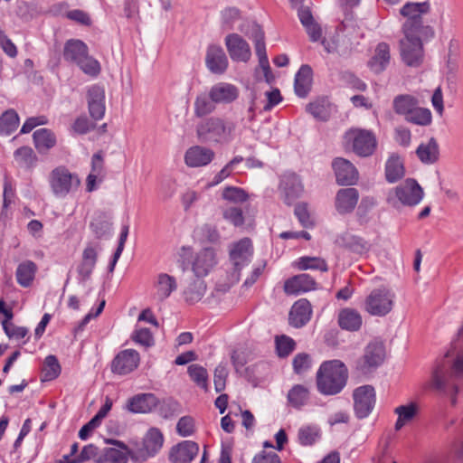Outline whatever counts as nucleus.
I'll return each mask as SVG.
<instances>
[{"label":"nucleus","instance_id":"obj_29","mask_svg":"<svg viewBox=\"0 0 463 463\" xmlns=\"http://www.w3.org/2000/svg\"><path fill=\"white\" fill-rule=\"evenodd\" d=\"M216 264L215 253L213 249L205 248L199 251L193 262V271L197 279L206 276Z\"/></svg>","mask_w":463,"mask_h":463},{"label":"nucleus","instance_id":"obj_59","mask_svg":"<svg viewBox=\"0 0 463 463\" xmlns=\"http://www.w3.org/2000/svg\"><path fill=\"white\" fill-rule=\"evenodd\" d=\"M132 339L146 347H150L154 345V337L148 328L137 329L132 335Z\"/></svg>","mask_w":463,"mask_h":463},{"label":"nucleus","instance_id":"obj_48","mask_svg":"<svg viewBox=\"0 0 463 463\" xmlns=\"http://www.w3.org/2000/svg\"><path fill=\"white\" fill-rule=\"evenodd\" d=\"M61 365L55 355L45 357L43 366V381H52L61 373Z\"/></svg>","mask_w":463,"mask_h":463},{"label":"nucleus","instance_id":"obj_14","mask_svg":"<svg viewBox=\"0 0 463 463\" xmlns=\"http://www.w3.org/2000/svg\"><path fill=\"white\" fill-rule=\"evenodd\" d=\"M164 436L159 429L151 428L143 439L140 448H137L136 458L146 460L150 457H154L163 447Z\"/></svg>","mask_w":463,"mask_h":463},{"label":"nucleus","instance_id":"obj_25","mask_svg":"<svg viewBox=\"0 0 463 463\" xmlns=\"http://www.w3.org/2000/svg\"><path fill=\"white\" fill-rule=\"evenodd\" d=\"M158 404V399L153 393H140L128 401L127 410L133 413H148Z\"/></svg>","mask_w":463,"mask_h":463},{"label":"nucleus","instance_id":"obj_8","mask_svg":"<svg viewBox=\"0 0 463 463\" xmlns=\"http://www.w3.org/2000/svg\"><path fill=\"white\" fill-rule=\"evenodd\" d=\"M385 359V347L381 341L370 342L365 349L363 356L359 358L355 364L356 371L366 375L376 370Z\"/></svg>","mask_w":463,"mask_h":463},{"label":"nucleus","instance_id":"obj_13","mask_svg":"<svg viewBox=\"0 0 463 463\" xmlns=\"http://www.w3.org/2000/svg\"><path fill=\"white\" fill-rule=\"evenodd\" d=\"M252 252V244L249 238H243L232 245L230 250V258L233 264L232 277L235 280L240 279V271L249 264Z\"/></svg>","mask_w":463,"mask_h":463},{"label":"nucleus","instance_id":"obj_58","mask_svg":"<svg viewBox=\"0 0 463 463\" xmlns=\"http://www.w3.org/2000/svg\"><path fill=\"white\" fill-rule=\"evenodd\" d=\"M176 431L182 437H188L194 432V421L190 416H184L179 419L176 424Z\"/></svg>","mask_w":463,"mask_h":463},{"label":"nucleus","instance_id":"obj_37","mask_svg":"<svg viewBox=\"0 0 463 463\" xmlns=\"http://www.w3.org/2000/svg\"><path fill=\"white\" fill-rule=\"evenodd\" d=\"M33 137L34 146L40 153H45L56 145L54 133L47 128L34 131Z\"/></svg>","mask_w":463,"mask_h":463},{"label":"nucleus","instance_id":"obj_32","mask_svg":"<svg viewBox=\"0 0 463 463\" xmlns=\"http://www.w3.org/2000/svg\"><path fill=\"white\" fill-rule=\"evenodd\" d=\"M390 59L389 45L385 43H380L376 46L374 54L369 61L368 65L374 73H381L388 66Z\"/></svg>","mask_w":463,"mask_h":463},{"label":"nucleus","instance_id":"obj_18","mask_svg":"<svg viewBox=\"0 0 463 463\" xmlns=\"http://www.w3.org/2000/svg\"><path fill=\"white\" fill-rule=\"evenodd\" d=\"M336 182L340 185H352L358 180V171L348 160L337 157L333 161Z\"/></svg>","mask_w":463,"mask_h":463},{"label":"nucleus","instance_id":"obj_49","mask_svg":"<svg viewBox=\"0 0 463 463\" xmlns=\"http://www.w3.org/2000/svg\"><path fill=\"white\" fill-rule=\"evenodd\" d=\"M252 38L255 43L256 54L259 57L260 65H266L269 62L264 42V33L257 24L253 27Z\"/></svg>","mask_w":463,"mask_h":463},{"label":"nucleus","instance_id":"obj_52","mask_svg":"<svg viewBox=\"0 0 463 463\" xmlns=\"http://www.w3.org/2000/svg\"><path fill=\"white\" fill-rule=\"evenodd\" d=\"M188 374L191 379L201 388L207 390L208 387V373L205 368L197 364L189 365Z\"/></svg>","mask_w":463,"mask_h":463},{"label":"nucleus","instance_id":"obj_36","mask_svg":"<svg viewBox=\"0 0 463 463\" xmlns=\"http://www.w3.org/2000/svg\"><path fill=\"white\" fill-rule=\"evenodd\" d=\"M416 154L423 164H434L439 159V145L434 137H431L427 144H420Z\"/></svg>","mask_w":463,"mask_h":463},{"label":"nucleus","instance_id":"obj_62","mask_svg":"<svg viewBox=\"0 0 463 463\" xmlns=\"http://www.w3.org/2000/svg\"><path fill=\"white\" fill-rule=\"evenodd\" d=\"M95 127L96 124L89 120L86 116H80L75 119L72 125V129L77 134L84 135L94 129Z\"/></svg>","mask_w":463,"mask_h":463},{"label":"nucleus","instance_id":"obj_60","mask_svg":"<svg viewBox=\"0 0 463 463\" xmlns=\"http://www.w3.org/2000/svg\"><path fill=\"white\" fill-rule=\"evenodd\" d=\"M5 333L10 338L22 339L28 334V329L24 326H16L14 324L2 321Z\"/></svg>","mask_w":463,"mask_h":463},{"label":"nucleus","instance_id":"obj_30","mask_svg":"<svg viewBox=\"0 0 463 463\" xmlns=\"http://www.w3.org/2000/svg\"><path fill=\"white\" fill-rule=\"evenodd\" d=\"M359 199L357 189L353 187L342 188L335 195V208L341 213H348L355 208Z\"/></svg>","mask_w":463,"mask_h":463},{"label":"nucleus","instance_id":"obj_12","mask_svg":"<svg viewBox=\"0 0 463 463\" xmlns=\"http://www.w3.org/2000/svg\"><path fill=\"white\" fill-rule=\"evenodd\" d=\"M354 410L358 419H364L372 412L375 404V391L371 385L356 388L353 393Z\"/></svg>","mask_w":463,"mask_h":463},{"label":"nucleus","instance_id":"obj_10","mask_svg":"<svg viewBox=\"0 0 463 463\" xmlns=\"http://www.w3.org/2000/svg\"><path fill=\"white\" fill-rule=\"evenodd\" d=\"M423 34L404 33V38L400 42L401 56L408 66H419L423 60V46L421 39Z\"/></svg>","mask_w":463,"mask_h":463},{"label":"nucleus","instance_id":"obj_24","mask_svg":"<svg viewBox=\"0 0 463 463\" xmlns=\"http://www.w3.org/2000/svg\"><path fill=\"white\" fill-rule=\"evenodd\" d=\"M336 242L340 247L359 256L368 253L371 248V244L364 238L349 232L339 236Z\"/></svg>","mask_w":463,"mask_h":463},{"label":"nucleus","instance_id":"obj_44","mask_svg":"<svg viewBox=\"0 0 463 463\" xmlns=\"http://www.w3.org/2000/svg\"><path fill=\"white\" fill-rule=\"evenodd\" d=\"M19 126V116L11 109L5 111L0 117V135H10Z\"/></svg>","mask_w":463,"mask_h":463},{"label":"nucleus","instance_id":"obj_21","mask_svg":"<svg viewBox=\"0 0 463 463\" xmlns=\"http://www.w3.org/2000/svg\"><path fill=\"white\" fill-rule=\"evenodd\" d=\"M205 63L211 72L223 74L229 61L223 49L219 45L212 44L207 48Z\"/></svg>","mask_w":463,"mask_h":463},{"label":"nucleus","instance_id":"obj_2","mask_svg":"<svg viewBox=\"0 0 463 463\" xmlns=\"http://www.w3.org/2000/svg\"><path fill=\"white\" fill-rule=\"evenodd\" d=\"M348 372L340 360L324 362L317 373L318 391L325 395L339 393L346 384Z\"/></svg>","mask_w":463,"mask_h":463},{"label":"nucleus","instance_id":"obj_47","mask_svg":"<svg viewBox=\"0 0 463 463\" xmlns=\"http://www.w3.org/2000/svg\"><path fill=\"white\" fill-rule=\"evenodd\" d=\"M431 112L429 109L418 105L405 117V120L419 126H428L431 123Z\"/></svg>","mask_w":463,"mask_h":463},{"label":"nucleus","instance_id":"obj_46","mask_svg":"<svg viewBox=\"0 0 463 463\" xmlns=\"http://www.w3.org/2000/svg\"><path fill=\"white\" fill-rule=\"evenodd\" d=\"M309 399V392L301 384L293 386L288 393V401L291 406L299 409L307 404Z\"/></svg>","mask_w":463,"mask_h":463},{"label":"nucleus","instance_id":"obj_23","mask_svg":"<svg viewBox=\"0 0 463 463\" xmlns=\"http://www.w3.org/2000/svg\"><path fill=\"white\" fill-rule=\"evenodd\" d=\"M215 153L213 149L194 146L188 148L184 154V162L190 167H201L210 164L214 158Z\"/></svg>","mask_w":463,"mask_h":463},{"label":"nucleus","instance_id":"obj_27","mask_svg":"<svg viewBox=\"0 0 463 463\" xmlns=\"http://www.w3.org/2000/svg\"><path fill=\"white\" fill-rule=\"evenodd\" d=\"M316 280L308 274L296 275L285 281L284 291L288 295H298L316 288Z\"/></svg>","mask_w":463,"mask_h":463},{"label":"nucleus","instance_id":"obj_9","mask_svg":"<svg viewBox=\"0 0 463 463\" xmlns=\"http://www.w3.org/2000/svg\"><path fill=\"white\" fill-rule=\"evenodd\" d=\"M394 294L385 288H375L366 297L364 309L371 316L384 317L393 307Z\"/></svg>","mask_w":463,"mask_h":463},{"label":"nucleus","instance_id":"obj_45","mask_svg":"<svg viewBox=\"0 0 463 463\" xmlns=\"http://www.w3.org/2000/svg\"><path fill=\"white\" fill-rule=\"evenodd\" d=\"M112 223L108 217L102 213H97L90 222V229L98 239L107 237L111 230Z\"/></svg>","mask_w":463,"mask_h":463},{"label":"nucleus","instance_id":"obj_56","mask_svg":"<svg viewBox=\"0 0 463 463\" xmlns=\"http://www.w3.org/2000/svg\"><path fill=\"white\" fill-rule=\"evenodd\" d=\"M294 213L303 227L310 228L314 225V222L310 216L307 203H298L295 206Z\"/></svg>","mask_w":463,"mask_h":463},{"label":"nucleus","instance_id":"obj_3","mask_svg":"<svg viewBox=\"0 0 463 463\" xmlns=\"http://www.w3.org/2000/svg\"><path fill=\"white\" fill-rule=\"evenodd\" d=\"M234 129L233 123L227 124L221 118L211 117L196 126V135L203 143L223 144L232 140Z\"/></svg>","mask_w":463,"mask_h":463},{"label":"nucleus","instance_id":"obj_53","mask_svg":"<svg viewBox=\"0 0 463 463\" xmlns=\"http://www.w3.org/2000/svg\"><path fill=\"white\" fill-rule=\"evenodd\" d=\"M14 156L19 165L26 167H32L37 160L33 150L29 146L19 147Z\"/></svg>","mask_w":463,"mask_h":463},{"label":"nucleus","instance_id":"obj_16","mask_svg":"<svg viewBox=\"0 0 463 463\" xmlns=\"http://www.w3.org/2000/svg\"><path fill=\"white\" fill-rule=\"evenodd\" d=\"M225 45L231 59L234 61L247 62L251 57L249 43L238 33H230L225 37Z\"/></svg>","mask_w":463,"mask_h":463},{"label":"nucleus","instance_id":"obj_28","mask_svg":"<svg viewBox=\"0 0 463 463\" xmlns=\"http://www.w3.org/2000/svg\"><path fill=\"white\" fill-rule=\"evenodd\" d=\"M211 98L216 104H230L239 97L236 86L228 82H219L210 89Z\"/></svg>","mask_w":463,"mask_h":463},{"label":"nucleus","instance_id":"obj_11","mask_svg":"<svg viewBox=\"0 0 463 463\" xmlns=\"http://www.w3.org/2000/svg\"><path fill=\"white\" fill-rule=\"evenodd\" d=\"M352 143L353 151L361 157L372 156L377 146V140L372 131L365 129H354L346 134Z\"/></svg>","mask_w":463,"mask_h":463},{"label":"nucleus","instance_id":"obj_55","mask_svg":"<svg viewBox=\"0 0 463 463\" xmlns=\"http://www.w3.org/2000/svg\"><path fill=\"white\" fill-rule=\"evenodd\" d=\"M222 198L233 203H242L248 199V194L240 187L227 186L223 189Z\"/></svg>","mask_w":463,"mask_h":463},{"label":"nucleus","instance_id":"obj_20","mask_svg":"<svg viewBox=\"0 0 463 463\" xmlns=\"http://www.w3.org/2000/svg\"><path fill=\"white\" fill-rule=\"evenodd\" d=\"M88 108L93 120H100L105 114V90L98 85L91 86L87 94Z\"/></svg>","mask_w":463,"mask_h":463},{"label":"nucleus","instance_id":"obj_50","mask_svg":"<svg viewBox=\"0 0 463 463\" xmlns=\"http://www.w3.org/2000/svg\"><path fill=\"white\" fill-rule=\"evenodd\" d=\"M320 438V430L317 426H304L298 430V441L303 446H311Z\"/></svg>","mask_w":463,"mask_h":463},{"label":"nucleus","instance_id":"obj_26","mask_svg":"<svg viewBox=\"0 0 463 463\" xmlns=\"http://www.w3.org/2000/svg\"><path fill=\"white\" fill-rule=\"evenodd\" d=\"M280 187L284 194V202L290 205L303 193V185L300 178L296 174L285 175L281 180Z\"/></svg>","mask_w":463,"mask_h":463},{"label":"nucleus","instance_id":"obj_22","mask_svg":"<svg viewBox=\"0 0 463 463\" xmlns=\"http://www.w3.org/2000/svg\"><path fill=\"white\" fill-rule=\"evenodd\" d=\"M311 315L312 308L309 301L301 298L291 307L288 314V323L296 328L303 327L310 320Z\"/></svg>","mask_w":463,"mask_h":463},{"label":"nucleus","instance_id":"obj_6","mask_svg":"<svg viewBox=\"0 0 463 463\" xmlns=\"http://www.w3.org/2000/svg\"><path fill=\"white\" fill-rule=\"evenodd\" d=\"M423 197L424 191L419 183L413 178H407L389 191L387 202L393 207L400 205L413 207L418 205Z\"/></svg>","mask_w":463,"mask_h":463},{"label":"nucleus","instance_id":"obj_17","mask_svg":"<svg viewBox=\"0 0 463 463\" xmlns=\"http://www.w3.org/2000/svg\"><path fill=\"white\" fill-rule=\"evenodd\" d=\"M139 361V354L136 350L126 349L115 356L111 363V370L118 374H128L137 368Z\"/></svg>","mask_w":463,"mask_h":463},{"label":"nucleus","instance_id":"obj_39","mask_svg":"<svg viewBox=\"0 0 463 463\" xmlns=\"http://www.w3.org/2000/svg\"><path fill=\"white\" fill-rule=\"evenodd\" d=\"M394 412L398 415L394 428L396 430H400L405 424L411 421L417 415L418 405L414 402H411L406 405H401L395 408Z\"/></svg>","mask_w":463,"mask_h":463},{"label":"nucleus","instance_id":"obj_57","mask_svg":"<svg viewBox=\"0 0 463 463\" xmlns=\"http://www.w3.org/2000/svg\"><path fill=\"white\" fill-rule=\"evenodd\" d=\"M223 218L234 226H241L244 223L242 210L239 207H228L222 213Z\"/></svg>","mask_w":463,"mask_h":463},{"label":"nucleus","instance_id":"obj_64","mask_svg":"<svg viewBox=\"0 0 463 463\" xmlns=\"http://www.w3.org/2000/svg\"><path fill=\"white\" fill-rule=\"evenodd\" d=\"M252 463H282L279 456L275 452L262 451L254 456Z\"/></svg>","mask_w":463,"mask_h":463},{"label":"nucleus","instance_id":"obj_51","mask_svg":"<svg viewBox=\"0 0 463 463\" xmlns=\"http://www.w3.org/2000/svg\"><path fill=\"white\" fill-rule=\"evenodd\" d=\"M297 267L300 270L318 269L326 272L328 269L326 261L317 257H302L298 260Z\"/></svg>","mask_w":463,"mask_h":463},{"label":"nucleus","instance_id":"obj_42","mask_svg":"<svg viewBox=\"0 0 463 463\" xmlns=\"http://www.w3.org/2000/svg\"><path fill=\"white\" fill-rule=\"evenodd\" d=\"M404 175L402 161L397 156H392L385 165V176L389 183H394Z\"/></svg>","mask_w":463,"mask_h":463},{"label":"nucleus","instance_id":"obj_33","mask_svg":"<svg viewBox=\"0 0 463 463\" xmlns=\"http://www.w3.org/2000/svg\"><path fill=\"white\" fill-rule=\"evenodd\" d=\"M155 298L160 302L170 297L173 291L177 288V283L173 276L166 273H160L155 284Z\"/></svg>","mask_w":463,"mask_h":463},{"label":"nucleus","instance_id":"obj_61","mask_svg":"<svg viewBox=\"0 0 463 463\" xmlns=\"http://www.w3.org/2000/svg\"><path fill=\"white\" fill-rule=\"evenodd\" d=\"M311 366V359L307 354H298L293 359V368L296 373L307 372Z\"/></svg>","mask_w":463,"mask_h":463},{"label":"nucleus","instance_id":"obj_1","mask_svg":"<svg viewBox=\"0 0 463 463\" xmlns=\"http://www.w3.org/2000/svg\"><path fill=\"white\" fill-rule=\"evenodd\" d=\"M463 378V354H458L453 363L442 361L432 373V386L439 392L451 396V403H456L457 381Z\"/></svg>","mask_w":463,"mask_h":463},{"label":"nucleus","instance_id":"obj_5","mask_svg":"<svg viewBox=\"0 0 463 463\" xmlns=\"http://www.w3.org/2000/svg\"><path fill=\"white\" fill-rule=\"evenodd\" d=\"M63 57L67 61L77 64L88 75L97 76L100 71L99 62L89 55L88 46L80 40L67 41L63 49Z\"/></svg>","mask_w":463,"mask_h":463},{"label":"nucleus","instance_id":"obj_19","mask_svg":"<svg viewBox=\"0 0 463 463\" xmlns=\"http://www.w3.org/2000/svg\"><path fill=\"white\" fill-rule=\"evenodd\" d=\"M199 452V445L192 440H184L172 447L169 460L172 463H191Z\"/></svg>","mask_w":463,"mask_h":463},{"label":"nucleus","instance_id":"obj_35","mask_svg":"<svg viewBox=\"0 0 463 463\" xmlns=\"http://www.w3.org/2000/svg\"><path fill=\"white\" fill-rule=\"evenodd\" d=\"M312 69L309 65H302L295 76L294 89L296 94L305 98L311 88Z\"/></svg>","mask_w":463,"mask_h":463},{"label":"nucleus","instance_id":"obj_34","mask_svg":"<svg viewBox=\"0 0 463 463\" xmlns=\"http://www.w3.org/2000/svg\"><path fill=\"white\" fill-rule=\"evenodd\" d=\"M363 324L360 313L353 308H344L338 314V325L347 331H358Z\"/></svg>","mask_w":463,"mask_h":463},{"label":"nucleus","instance_id":"obj_15","mask_svg":"<svg viewBox=\"0 0 463 463\" xmlns=\"http://www.w3.org/2000/svg\"><path fill=\"white\" fill-rule=\"evenodd\" d=\"M100 246L99 243L89 242L82 251L81 260L77 266L80 282L87 281L98 261Z\"/></svg>","mask_w":463,"mask_h":463},{"label":"nucleus","instance_id":"obj_31","mask_svg":"<svg viewBox=\"0 0 463 463\" xmlns=\"http://www.w3.org/2000/svg\"><path fill=\"white\" fill-rule=\"evenodd\" d=\"M107 442L118 447L105 449L104 455L106 458L112 463H126L128 461V456L136 458V452L132 449H129L128 446L125 445L122 441L108 439Z\"/></svg>","mask_w":463,"mask_h":463},{"label":"nucleus","instance_id":"obj_7","mask_svg":"<svg viewBox=\"0 0 463 463\" xmlns=\"http://www.w3.org/2000/svg\"><path fill=\"white\" fill-rule=\"evenodd\" d=\"M49 184L56 197L64 198L78 189L80 181L77 175L71 173L66 167L58 166L50 173Z\"/></svg>","mask_w":463,"mask_h":463},{"label":"nucleus","instance_id":"obj_40","mask_svg":"<svg viewBox=\"0 0 463 463\" xmlns=\"http://www.w3.org/2000/svg\"><path fill=\"white\" fill-rule=\"evenodd\" d=\"M206 291V285L201 279L193 280L184 290V298L189 304H194L202 299Z\"/></svg>","mask_w":463,"mask_h":463},{"label":"nucleus","instance_id":"obj_4","mask_svg":"<svg viewBox=\"0 0 463 463\" xmlns=\"http://www.w3.org/2000/svg\"><path fill=\"white\" fill-rule=\"evenodd\" d=\"M430 10V5L428 1L421 3H407L402 6L400 13L407 20L402 25L404 33L423 34L426 38L432 37L434 31L430 25H424L422 14H428Z\"/></svg>","mask_w":463,"mask_h":463},{"label":"nucleus","instance_id":"obj_38","mask_svg":"<svg viewBox=\"0 0 463 463\" xmlns=\"http://www.w3.org/2000/svg\"><path fill=\"white\" fill-rule=\"evenodd\" d=\"M36 270V264L32 260L20 263L16 269L17 282L22 287H29L34 279Z\"/></svg>","mask_w":463,"mask_h":463},{"label":"nucleus","instance_id":"obj_41","mask_svg":"<svg viewBox=\"0 0 463 463\" xmlns=\"http://www.w3.org/2000/svg\"><path fill=\"white\" fill-rule=\"evenodd\" d=\"M216 102L211 98V93H200L196 96L194 109V115L198 118L211 114L215 109Z\"/></svg>","mask_w":463,"mask_h":463},{"label":"nucleus","instance_id":"obj_54","mask_svg":"<svg viewBox=\"0 0 463 463\" xmlns=\"http://www.w3.org/2000/svg\"><path fill=\"white\" fill-rule=\"evenodd\" d=\"M275 342L278 354L280 357L288 356L294 350L296 345L295 341L285 335L276 336Z\"/></svg>","mask_w":463,"mask_h":463},{"label":"nucleus","instance_id":"obj_43","mask_svg":"<svg viewBox=\"0 0 463 463\" xmlns=\"http://www.w3.org/2000/svg\"><path fill=\"white\" fill-rule=\"evenodd\" d=\"M418 99L407 94L398 95L394 98L392 102L393 110L398 115L406 117L411 109H415L418 105Z\"/></svg>","mask_w":463,"mask_h":463},{"label":"nucleus","instance_id":"obj_63","mask_svg":"<svg viewBox=\"0 0 463 463\" xmlns=\"http://www.w3.org/2000/svg\"><path fill=\"white\" fill-rule=\"evenodd\" d=\"M226 377H227V370L225 366L220 364L215 368L214 371V376H213V383H214V388L217 392H221L225 388L226 383Z\"/></svg>","mask_w":463,"mask_h":463}]
</instances>
